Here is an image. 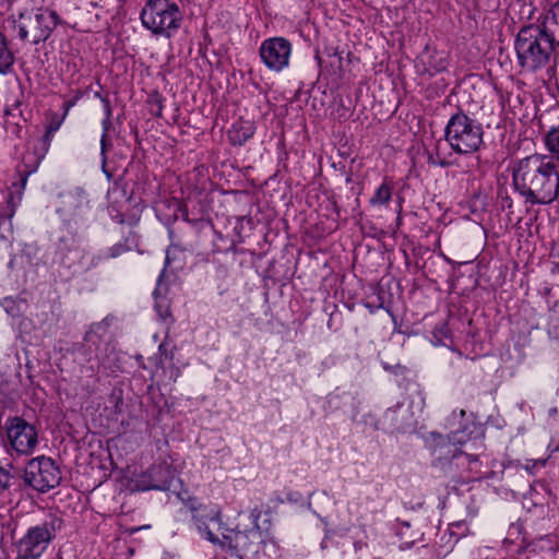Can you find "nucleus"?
<instances>
[{
    "label": "nucleus",
    "mask_w": 559,
    "mask_h": 559,
    "mask_svg": "<svg viewBox=\"0 0 559 559\" xmlns=\"http://www.w3.org/2000/svg\"><path fill=\"white\" fill-rule=\"evenodd\" d=\"M512 182L525 202L549 204L559 195V165L547 155H530L513 165Z\"/></svg>",
    "instance_id": "f257e3e1"
},
{
    "label": "nucleus",
    "mask_w": 559,
    "mask_h": 559,
    "mask_svg": "<svg viewBox=\"0 0 559 559\" xmlns=\"http://www.w3.org/2000/svg\"><path fill=\"white\" fill-rule=\"evenodd\" d=\"M514 48L518 62L525 71H537L548 63L559 48V2L549 9L540 25L521 28Z\"/></svg>",
    "instance_id": "f03ea898"
},
{
    "label": "nucleus",
    "mask_w": 559,
    "mask_h": 559,
    "mask_svg": "<svg viewBox=\"0 0 559 559\" xmlns=\"http://www.w3.org/2000/svg\"><path fill=\"white\" fill-rule=\"evenodd\" d=\"M193 520L199 533L213 545L243 552H257L263 543L259 527L249 531H234L225 527L217 508L200 507L193 509Z\"/></svg>",
    "instance_id": "7ed1b4c3"
},
{
    "label": "nucleus",
    "mask_w": 559,
    "mask_h": 559,
    "mask_svg": "<svg viewBox=\"0 0 559 559\" xmlns=\"http://www.w3.org/2000/svg\"><path fill=\"white\" fill-rule=\"evenodd\" d=\"M444 138L455 154L472 155L484 144L483 126L476 119L459 112L449 119Z\"/></svg>",
    "instance_id": "20e7f679"
},
{
    "label": "nucleus",
    "mask_w": 559,
    "mask_h": 559,
    "mask_svg": "<svg viewBox=\"0 0 559 559\" xmlns=\"http://www.w3.org/2000/svg\"><path fill=\"white\" fill-rule=\"evenodd\" d=\"M143 25L155 34H167L179 27L181 13L174 2H146L141 12Z\"/></svg>",
    "instance_id": "39448f33"
},
{
    "label": "nucleus",
    "mask_w": 559,
    "mask_h": 559,
    "mask_svg": "<svg viewBox=\"0 0 559 559\" xmlns=\"http://www.w3.org/2000/svg\"><path fill=\"white\" fill-rule=\"evenodd\" d=\"M58 23V14L48 9H39L34 16L21 14L16 25L17 36L23 41L37 45L49 37Z\"/></svg>",
    "instance_id": "423d86ee"
},
{
    "label": "nucleus",
    "mask_w": 559,
    "mask_h": 559,
    "mask_svg": "<svg viewBox=\"0 0 559 559\" xmlns=\"http://www.w3.org/2000/svg\"><path fill=\"white\" fill-rule=\"evenodd\" d=\"M55 520L32 526L16 544V559H38L55 535Z\"/></svg>",
    "instance_id": "0eeeda50"
},
{
    "label": "nucleus",
    "mask_w": 559,
    "mask_h": 559,
    "mask_svg": "<svg viewBox=\"0 0 559 559\" xmlns=\"http://www.w3.org/2000/svg\"><path fill=\"white\" fill-rule=\"evenodd\" d=\"M24 479L35 490L45 492L55 488L60 483L61 476L58 466L51 459L38 456L28 462Z\"/></svg>",
    "instance_id": "6e6552de"
},
{
    "label": "nucleus",
    "mask_w": 559,
    "mask_h": 559,
    "mask_svg": "<svg viewBox=\"0 0 559 559\" xmlns=\"http://www.w3.org/2000/svg\"><path fill=\"white\" fill-rule=\"evenodd\" d=\"M5 432L10 448L20 455L32 454L38 445L37 429L21 417L8 419Z\"/></svg>",
    "instance_id": "1a4fd4ad"
},
{
    "label": "nucleus",
    "mask_w": 559,
    "mask_h": 559,
    "mask_svg": "<svg viewBox=\"0 0 559 559\" xmlns=\"http://www.w3.org/2000/svg\"><path fill=\"white\" fill-rule=\"evenodd\" d=\"M292 51L290 41L280 36L264 39L259 48L262 63L274 72H281L288 68Z\"/></svg>",
    "instance_id": "9d476101"
},
{
    "label": "nucleus",
    "mask_w": 559,
    "mask_h": 559,
    "mask_svg": "<svg viewBox=\"0 0 559 559\" xmlns=\"http://www.w3.org/2000/svg\"><path fill=\"white\" fill-rule=\"evenodd\" d=\"M448 64V57L444 52L431 50L428 47L417 59V68L431 76L444 71Z\"/></svg>",
    "instance_id": "9b49d317"
},
{
    "label": "nucleus",
    "mask_w": 559,
    "mask_h": 559,
    "mask_svg": "<svg viewBox=\"0 0 559 559\" xmlns=\"http://www.w3.org/2000/svg\"><path fill=\"white\" fill-rule=\"evenodd\" d=\"M430 439L433 452L439 450L440 457L444 459L455 457L459 453L457 444L462 445L465 442L462 438H457V432L447 439L440 433L431 432Z\"/></svg>",
    "instance_id": "f8f14e48"
},
{
    "label": "nucleus",
    "mask_w": 559,
    "mask_h": 559,
    "mask_svg": "<svg viewBox=\"0 0 559 559\" xmlns=\"http://www.w3.org/2000/svg\"><path fill=\"white\" fill-rule=\"evenodd\" d=\"M255 127L252 121L239 119L228 130V139L233 145H242L254 134Z\"/></svg>",
    "instance_id": "ddd939ff"
},
{
    "label": "nucleus",
    "mask_w": 559,
    "mask_h": 559,
    "mask_svg": "<svg viewBox=\"0 0 559 559\" xmlns=\"http://www.w3.org/2000/svg\"><path fill=\"white\" fill-rule=\"evenodd\" d=\"M167 472L166 467L163 466H154L148 469L146 474L141 475L134 483V487L139 491H146V490H160L164 491L168 489L169 484L166 480H157L154 481L152 476L156 473L160 472Z\"/></svg>",
    "instance_id": "4468645a"
},
{
    "label": "nucleus",
    "mask_w": 559,
    "mask_h": 559,
    "mask_svg": "<svg viewBox=\"0 0 559 559\" xmlns=\"http://www.w3.org/2000/svg\"><path fill=\"white\" fill-rule=\"evenodd\" d=\"M83 67V58L78 50H70L61 58V73L67 75L71 82L76 80Z\"/></svg>",
    "instance_id": "2eb2a0df"
},
{
    "label": "nucleus",
    "mask_w": 559,
    "mask_h": 559,
    "mask_svg": "<svg viewBox=\"0 0 559 559\" xmlns=\"http://www.w3.org/2000/svg\"><path fill=\"white\" fill-rule=\"evenodd\" d=\"M49 144H50L49 134L46 133L44 136L38 139L37 142L35 143V145H34V150H35L34 157H32L29 153L24 156V158H23L24 164L27 167H32L29 173L36 170V168L38 167L39 163L45 157V155H46V153L48 151Z\"/></svg>",
    "instance_id": "dca6fc26"
},
{
    "label": "nucleus",
    "mask_w": 559,
    "mask_h": 559,
    "mask_svg": "<svg viewBox=\"0 0 559 559\" xmlns=\"http://www.w3.org/2000/svg\"><path fill=\"white\" fill-rule=\"evenodd\" d=\"M79 266L82 271L88 272L95 267H97L102 262H104V255L102 251H91V250H79Z\"/></svg>",
    "instance_id": "f3484780"
},
{
    "label": "nucleus",
    "mask_w": 559,
    "mask_h": 559,
    "mask_svg": "<svg viewBox=\"0 0 559 559\" xmlns=\"http://www.w3.org/2000/svg\"><path fill=\"white\" fill-rule=\"evenodd\" d=\"M520 4V13L522 17L527 19L532 22H537L538 25L542 24L545 15L548 13L549 9L556 3H549L548 8H543V11H538L537 8L534 7V2H516Z\"/></svg>",
    "instance_id": "a211bd4d"
},
{
    "label": "nucleus",
    "mask_w": 559,
    "mask_h": 559,
    "mask_svg": "<svg viewBox=\"0 0 559 559\" xmlns=\"http://www.w3.org/2000/svg\"><path fill=\"white\" fill-rule=\"evenodd\" d=\"M393 187L384 180L374 191L373 195L370 198L369 203L372 206H388L392 199Z\"/></svg>",
    "instance_id": "6ab92c4d"
},
{
    "label": "nucleus",
    "mask_w": 559,
    "mask_h": 559,
    "mask_svg": "<svg viewBox=\"0 0 559 559\" xmlns=\"http://www.w3.org/2000/svg\"><path fill=\"white\" fill-rule=\"evenodd\" d=\"M14 63V55L8 46L7 37L0 32V74H7Z\"/></svg>",
    "instance_id": "aec40b11"
},
{
    "label": "nucleus",
    "mask_w": 559,
    "mask_h": 559,
    "mask_svg": "<svg viewBox=\"0 0 559 559\" xmlns=\"http://www.w3.org/2000/svg\"><path fill=\"white\" fill-rule=\"evenodd\" d=\"M545 145L548 152L559 160V126L551 128L545 136Z\"/></svg>",
    "instance_id": "412c9836"
},
{
    "label": "nucleus",
    "mask_w": 559,
    "mask_h": 559,
    "mask_svg": "<svg viewBox=\"0 0 559 559\" xmlns=\"http://www.w3.org/2000/svg\"><path fill=\"white\" fill-rule=\"evenodd\" d=\"M102 254L104 255V261L108 259H115L121 255L126 251V247L121 243H116L111 246L110 248H107L105 250H100Z\"/></svg>",
    "instance_id": "4be33fe9"
},
{
    "label": "nucleus",
    "mask_w": 559,
    "mask_h": 559,
    "mask_svg": "<svg viewBox=\"0 0 559 559\" xmlns=\"http://www.w3.org/2000/svg\"><path fill=\"white\" fill-rule=\"evenodd\" d=\"M545 465H546V460H544V459L526 460L524 469L532 474V473H534L535 469L544 467Z\"/></svg>",
    "instance_id": "5701e85b"
},
{
    "label": "nucleus",
    "mask_w": 559,
    "mask_h": 559,
    "mask_svg": "<svg viewBox=\"0 0 559 559\" xmlns=\"http://www.w3.org/2000/svg\"><path fill=\"white\" fill-rule=\"evenodd\" d=\"M2 306H3L4 310L7 311V313H9L13 317L19 313L17 304L12 298H4Z\"/></svg>",
    "instance_id": "b1692460"
},
{
    "label": "nucleus",
    "mask_w": 559,
    "mask_h": 559,
    "mask_svg": "<svg viewBox=\"0 0 559 559\" xmlns=\"http://www.w3.org/2000/svg\"><path fill=\"white\" fill-rule=\"evenodd\" d=\"M431 163L439 166H448L450 163L447 160L444 156L440 153L439 145L436 148V156H430Z\"/></svg>",
    "instance_id": "393cba45"
},
{
    "label": "nucleus",
    "mask_w": 559,
    "mask_h": 559,
    "mask_svg": "<svg viewBox=\"0 0 559 559\" xmlns=\"http://www.w3.org/2000/svg\"><path fill=\"white\" fill-rule=\"evenodd\" d=\"M10 474L9 472L0 466V492H2L9 485Z\"/></svg>",
    "instance_id": "a878e982"
},
{
    "label": "nucleus",
    "mask_w": 559,
    "mask_h": 559,
    "mask_svg": "<svg viewBox=\"0 0 559 559\" xmlns=\"http://www.w3.org/2000/svg\"><path fill=\"white\" fill-rule=\"evenodd\" d=\"M150 527H151V525H148V524L147 525H142V526H134V527L129 528L128 533L130 535H133V534H135V533H138V532H140L142 530H148Z\"/></svg>",
    "instance_id": "bb28decb"
},
{
    "label": "nucleus",
    "mask_w": 559,
    "mask_h": 559,
    "mask_svg": "<svg viewBox=\"0 0 559 559\" xmlns=\"http://www.w3.org/2000/svg\"><path fill=\"white\" fill-rule=\"evenodd\" d=\"M177 248L176 247H170L167 252H166V259H165V263L166 264H169L170 263V254L174 250H176Z\"/></svg>",
    "instance_id": "cd10ccee"
},
{
    "label": "nucleus",
    "mask_w": 559,
    "mask_h": 559,
    "mask_svg": "<svg viewBox=\"0 0 559 559\" xmlns=\"http://www.w3.org/2000/svg\"><path fill=\"white\" fill-rule=\"evenodd\" d=\"M78 98H79V96H76L74 100L66 103V105H64V107H66V115L68 114V111L70 110V108H71L72 106H74L75 100H76Z\"/></svg>",
    "instance_id": "c85d7f7f"
},
{
    "label": "nucleus",
    "mask_w": 559,
    "mask_h": 559,
    "mask_svg": "<svg viewBox=\"0 0 559 559\" xmlns=\"http://www.w3.org/2000/svg\"><path fill=\"white\" fill-rule=\"evenodd\" d=\"M105 138H106V130L104 131L103 136H102V151L103 152L105 150Z\"/></svg>",
    "instance_id": "c756f323"
},
{
    "label": "nucleus",
    "mask_w": 559,
    "mask_h": 559,
    "mask_svg": "<svg viewBox=\"0 0 559 559\" xmlns=\"http://www.w3.org/2000/svg\"><path fill=\"white\" fill-rule=\"evenodd\" d=\"M0 559H2V558L0 557Z\"/></svg>",
    "instance_id": "7c9ffc66"
}]
</instances>
